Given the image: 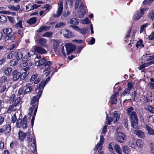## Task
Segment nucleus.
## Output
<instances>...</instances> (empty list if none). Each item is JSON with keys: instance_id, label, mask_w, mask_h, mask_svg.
Here are the masks:
<instances>
[{"instance_id": "f257e3e1", "label": "nucleus", "mask_w": 154, "mask_h": 154, "mask_svg": "<svg viewBox=\"0 0 154 154\" xmlns=\"http://www.w3.org/2000/svg\"><path fill=\"white\" fill-rule=\"evenodd\" d=\"M37 58H39L40 59L39 60L37 61H36L35 63V65L36 66H40L43 64H44L45 67V69L44 71H48L50 69V66L52 63V62L50 61H48L46 62V60L44 57H42L40 56H39L38 57V56L35 57Z\"/></svg>"}, {"instance_id": "f03ea898", "label": "nucleus", "mask_w": 154, "mask_h": 154, "mask_svg": "<svg viewBox=\"0 0 154 154\" xmlns=\"http://www.w3.org/2000/svg\"><path fill=\"white\" fill-rule=\"evenodd\" d=\"M130 118L131 119V125L133 128H137L138 119L136 112L133 111L130 114Z\"/></svg>"}, {"instance_id": "7ed1b4c3", "label": "nucleus", "mask_w": 154, "mask_h": 154, "mask_svg": "<svg viewBox=\"0 0 154 154\" xmlns=\"http://www.w3.org/2000/svg\"><path fill=\"white\" fill-rule=\"evenodd\" d=\"M104 141V139L103 137V136L101 135L100 137V140L99 143H97L96 146L94 149V150H97L99 149L98 152L99 154H103V152L102 151H101V150L102 149V145L103 144Z\"/></svg>"}, {"instance_id": "20e7f679", "label": "nucleus", "mask_w": 154, "mask_h": 154, "mask_svg": "<svg viewBox=\"0 0 154 154\" xmlns=\"http://www.w3.org/2000/svg\"><path fill=\"white\" fill-rule=\"evenodd\" d=\"M148 9L147 8L140 9V11H137L134 14V19L136 20L139 19L142 17L143 15L144 14V11H146Z\"/></svg>"}, {"instance_id": "39448f33", "label": "nucleus", "mask_w": 154, "mask_h": 154, "mask_svg": "<svg viewBox=\"0 0 154 154\" xmlns=\"http://www.w3.org/2000/svg\"><path fill=\"white\" fill-rule=\"evenodd\" d=\"M60 33L66 38H70L73 36L72 33L66 29H62L60 31Z\"/></svg>"}, {"instance_id": "423d86ee", "label": "nucleus", "mask_w": 154, "mask_h": 154, "mask_svg": "<svg viewBox=\"0 0 154 154\" xmlns=\"http://www.w3.org/2000/svg\"><path fill=\"white\" fill-rule=\"evenodd\" d=\"M38 107V103H36L34 105H32L30 108H29L28 115L29 116V118L31 117L33 111H34L33 116H35Z\"/></svg>"}, {"instance_id": "0eeeda50", "label": "nucleus", "mask_w": 154, "mask_h": 154, "mask_svg": "<svg viewBox=\"0 0 154 154\" xmlns=\"http://www.w3.org/2000/svg\"><path fill=\"white\" fill-rule=\"evenodd\" d=\"M79 9L80 12H79L78 13V16L80 18H82L84 14L86 13V7L84 6L83 3H82L79 6Z\"/></svg>"}, {"instance_id": "6e6552de", "label": "nucleus", "mask_w": 154, "mask_h": 154, "mask_svg": "<svg viewBox=\"0 0 154 154\" xmlns=\"http://www.w3.org/2000/svg\"><path fill=\"white\" fill-rule=\"evenodd\" d=\"M67 51V54H68L73 51L76 48V46L72 43H68L65 45Z\"/></svg>"}, {"instance_id": "1a4fd4ad", "label": "nucleus", "mask_w": 154, "mask_h": 154, "mask_svg": "<svg viewBox=\"0 0 154 154\" xmlns=\"http://www.w3.org/2000/svg\"><path fill=\"white\" fill-rule=\"evenodd\" d=\"M63 2L61 1L58 5L57 10L56 14L53 15V16L55 17H59L62 14L63 11Z\"/></svg>"}, {"instance_id": "9d476101", "label": "nucleus", "mask_w": 154, "mask_h": 154, "mask_svg": "<svg viewBox=\"0 0 154 154\" xmlns=\"http://www.w3.org/2000/svg\"><path fill=\"white\" fill-rule=\"evenodd\" d=\"M13 79L15 81L17 80L20 78L21 72H19L17 70H15L12 72Z\"/></svg>"}, {"instance_id": "9b49d317", "label": "nucleus", "mask_w": 154, "mask_h": 154, "mask_svg": "<svg viewBox=\"0 0 154 154\" xmlns=\"http://www.w3.org/2000/svg\"><path fill=\"white\" fill-rule=\"evenodd\" d=\"M42 93V91L41 90L39 92L37 95L33 97L31 100V104H33L35 103L36 102H38Z\"/></svg>"}, {"instance_id": "f8f14e48", "label": "nucleus", "mask_w": 154, "mask_h": 154, "mask_svg": "<svg viewBox=\"0 0 154 154\" xmlns=\"http://www.w3.org/2000/svg\"><path fill=\"white\" fill-rule=\"evenodd\" d=\"M51 42H53V48L54 51H56L60 43V41L58 40L53 39L51 40Z\"/></svg>"}, {"instance_id": "ddd939ff", "label": "nucleus", "mask_w": 154, "mask_h": 154, "mask_svg": "<svg viewBox=\"0 0 154 154\" xmlns=\"http://www.w3.org/2000/svg\"><path fill=\"white\" fill-rule=\"evenodd\" d=\"M125 135L122 132H118L116 139L117 141L120 143L124 142Z\"/></svg>"}, {"instance_id": "4468645a", "label": "nucleus", "mask_w": 154, "mask_h": 154, "mask_svg": "<svg viewBox=\"0 0 154 154\" xmlns=\"http://www.w3.org/2000/svg\"><path fill=\"white\" fill-rule=\"evenodd\" d=\"M34 50L41 54H45L47 53V51L45 49L39 46L35 47Z\"/></svg>"}, {"instance_id": "2eb2a0df", "label": "nucleus", "mask_w": 154, "mask_h": 154, "mask_svg": "<svg viewBox=\"0 0 154 154\" xmlns=\"http://www.w3.org/2000/svg\"><path fill=\"white\" fill-rule=\"evenodd\" d=\"M30 143L33 149L32 152L35 153L36 151V144L35 140L32 138H31L30 139Z\"/></svg>"}, {"instance_id": "dca6fc26", "label": "nucleus", "mask_w": 154, "mask_h": 154, "mask_svg": "<svg viewBox=\"0 0 154 154\" xmlns=\"http://www.w3.org/2000/svg\"><path fill=\"white\" fill-rule=\"evenodd\" d=\"M25 87L26 88L25 89L23 92L24 94L29 92H31L32 90V86H30V83L27 84Z\"/></svg>"}, {"instance_id": "f3484780", "label": "nucleus", "mask_w": 154, "mask_h": 154, "mask_svg": "<svg viewBox=\"0 0 154 154\" xmlns=\"http://www.w3.org/2000/svg\"><path fill=\"white\" fill-rule=\"evenodd\" d=\"M119 92H115L114 94L112 95L111 97V100L112 104H116L117 101L116 97L119 95Z\"/></svg>"}, {"instance_id": "a211bd4d", "label": "nucleus", "mask_w": 154, "mask_h": 154, "mask_svg": "<svg viewBox=\"0 0 154 154\" xmlns=\"http://www.w3.org/2000/svg\"><path fill=\"white\" fill-rule=\"evenodd\" d=\"M134 133L139 137L143 138L145 137L143 132L140 130L138 129L135 130L134 131Z\"/></svg>"}, {"instance_id": "6ab92c4d", "label": "nucleus", "mask_w": 154, "mask_h": 154, "mask_svg": "<svg viewBox=\"0 0 154 154\" xmlns=\"http://www.w3.org/2000/svg\"><path fill=\"white\" fill-rule=\"evenodd\" d=\"M120 118L119 115L115 111L113 112V123H116L118 121Z\"/></svg>"}, {"instance_id": "aec40b11", "label": "nucleus", "mask_w": 154, "mask_h": 154, "mask_svg": "<svg viewBox=\"0 0 154 154\" xmlns=\"http://www.w3.org/2000/svg\"><path fill=\"white\" fill-rule=\"evenodd\" d=\"M8 8L14 11H18L20 8V5H18L16 6H14L13 5H9L8 6Z\"/></svg>"}, {"instance_id": "412c9836", "label": "nucleus", "mask_w": 154, "mask_h": 154, "mask_svg": "<svg viewBox=\"0 0 154 154\" xmlns=\"http://www.w3.org/2000/svg\"><path fill=\"white\" fill-rule=\"evenodd\" d=\"M14 36L11 34H6L4 37V39L5 41L8 40L13 41L14 39Z\"/></svg>"}, {"instance_id": "4be33fe9", "label": "nucleus", "mask_w": 154, "mask_h": 154, "mask_svg": "<svg viewBox=\"0 0 154 154\" xmlns=\"http://www.w3.org/2000/svg\"><path fill=\"white\" fill-rule=\"evenodd\" d=\"M145 128L148 131V134L150 135H154V130L151 127L146 125Z\"/></svg>"}, {"instance_id": "5701e85b", "label": "nucleus", "mask_w": 154, "mask_h": 154, "mask_svg": "<svg viewBox=\"0 0 154 154\" xmlns=\"http://www.w3.org/2000/svg\"><path fill=\"white\" fill-rule=\"evenodd\" d=\"M46 41L45 38H40L38 40V43L45 47H47L48 45L46 44Z\"/></svg>"}, {"instance_id": "b1692460", "label": "nucleus", "mask_w": 154, "mask_h": 154, "mask_svg": "<svg viewBox=\"0 0 154 154\" xmlns=\"http://www.w3.org/2000/svg\"><path fill=\"white\" fill-rule=\"evenodd\" d=\"M19 137L21 141L23 140L26 137V134L22 131H20L18 133Z\"/></svg>"}, {"instance_id": "393cba45", "label": "nucleus", "mask_w": 154, "mask_h": 154, "mask_svg": "<svg viewBox=\"0 0 154 154\" xmlns=\"http://www.w3.org/2000/svg\"><path fill=\"white\" fill-rule=\"evenodd\" d=\"M123 152L125 154H128L131 152V149L130 148L127 146H125L122 148Z\"/></svg>"}, {"instance_id": "a878e982", "label": "nucleus", "mask_w": 154, "mask_h": 154, "mask_svg": "<svg viewBox=\"0 0 154 154\" xmlns=\"http://www.w3.org/2000/svg\"><path fill=\"white\" fill-rule=\"evenodd\" d=\"M128 145L130 147L134 149L136 148V145L134 143V141L133 139L131 138L130 140L128 142Z\"/></svg>"}, {"instance_id": "bb28decb", "label": "nucleus", "mask_w": 154, "mask_h": 154, "mask_svg": "<svg viewBox=\"0 0 154 154\" xmlns=\"http://www.w3.org/2000/svg\"><path fill=\"white\" fill-rule=\"evenodd\" d=\"M27 118L26 116H25L22 122V125L23 129L26 128H27Z\"/></svg>"}, {"instance_id": "cd10ccee", "label": "nucleus", "mask_w": 154, "mask_h": 154, "mask_svg": "<svg viewBox=\"0 0 154 154\" xmlns=\"http://www.w3.org/2000/svg\"><path fill=\"white\" fill-rule=\"evenodd\" d=\"M14 56H16V59L18 61L21 59L23 57V54L21 52H16Z\"/></svg>"}, {"instance_id": "c85d7f7f", "label": "nucleus", "mask_w": 154, "mask_h": 154, "mask_svg": "<svg viewBox=\"0 0 154 154\" xmlns=\"http://www.w3.org/2000/svg\"><path fill=\"white\" fill-rule=\"evenodd\" d=\"M36 21V18L35 17H32L28 20L26 22L27 23L31 25L35 23Z\"/></svg>"}, {"instance_id": "c756f323", "label": "nucleus", "mask_w": 154, "mask_h": 154, "mask_svg": "<svg viewBox=\"0 0 154 154\" xmlns=\"http://www.w3.org/2000/svg\"><path fill=\"white\" fill-rule=\"evenodd\" d=\"M136 144L137 146L139 148H142L144 145L143 142L140 139L137 140L136 142Z\"/></svg>"}, {"instance_id": "7c9ffc66", "label": "nucleus", "mask_w": 154, "mask_h": 154, "mask_svg": "<svg viewBox=\"0 0 154 154\" xmlns=\"http://www.w3.org/2000/svg\"><path fill=\"white\" fill-rule=\"evenodd\" d=\"M49 27L44 26L41 27L38 29L37 30V32H40L44 31H47L49 30Z\"/></svg>"}, {"instance_id": "2f4dec72", "label": "nucleus", "mask_w": 154, "mask_h": 154, "mask_svg": "<svg viewBox=\"0 0 154 154\" xmlns=\"http://www.w3.org/2000/svg\"><path fill=\"white\" fill-rule=\"evenodd\" d=\"M46 84L45 83V80L42 81L39 84V86L38 87L37 89H39L40 91L43 89L44 86Z\"/></svg>"}, {"instance_id": "473e14b6", "label": "nucleus", "mask_w": 154, "mask_h": 154, "mask_svg": "<svg viewBox=\"0 0 154 154\" xmlns=\"http://www.w3.org/2000/svg\"><path fill=\"white\" fill-rule=\"evenodd\" d=\"M114 149L119 154H122V151L119 145L115 144L114 146Z\"/></svg>"}, {"instance_id": "72a5a7b5", "label": "nucleus", "mask_w": 154, "mask_h": 154, "mask_svg": "<svg viewBox=\"0 0 154 154\" xmlns=\"http://www.w3.org/2000/svg\"><path fill=\"white\" fill-rule=\"evenodd\" d=\"M69 23L70 24L78 25L79 23L78 20L77 18H73L70 20Z\"/></svg>"}, {"instance_id": "f704fd0d", "label": "nucleus", "mask_w": 154, "mask_h": 154, "mask_svg": "<svg viewBox=\"0 0 154 154\" xmlns=\"http://www.w3.org/2000/svg\"><path fill=\"white\" fill-rule=\"evenodd\" d=\"M149 25V24L148 23H146L142 25L140 27V33H141L143 32V31H145L146 28Z\"/></svg>"}, {"instance_id": "c9c22d12", "label": "nucleus", "mask_w": 154, "mask_h": 154, "mask_svg": "<svg viewBox=\"0 0 154 154\" xmlns=\"http://www.w3.org/2000/svg\"><path fill=\"white\" fill-rule=\"evenodd\" d=\"M3 31L6 34H9L11 33L12 31L11 28H7L3 29Z\"/></svg>"}, {"instance_id": "e433bc0d", "label": "nucleus", "mask_w": 154, "mask_h": 154, "mask_svg": "<svg viewBox=\"0 0 154 154\" xmlns=\"http://www.w3.org/2000/svg\"><path fill=\"white\" fill-rule=\"evenodd\" d=\"M12 70V69L10 67L7 68L5 71V73L7 76L10 75Z\"/></svg>"}, {"instance_id": "4c0bfd02", "label": "nucleus", "mask_w": 154, "mask_h": 154, "mask_svg": "<svg viewBox=\"0 0 154 154\" xmlns=\"http://www.w3.org/2000/svg\"><path fill=\"white\" fill-rule=\"evenodd\" d=\"M15 54L16 52L12 51L7 55L6 58L8 59H11L13 57Z\"/></svg>"}, {"instance_id": "58836bf2", "label": "nucleus", "mask_w": 154, "mask_h": 154, "mask_svg": "<svg viewBox=\"0 0 154 154\" xmlns=\"http://www.w3.org/2000/svg\"><path fill=\"white\" fill-rule=\"evenodd\" d=\"M7 21V18L4 15H1L0 16V22L5 23Z\"/></svg>"}, {"instance_id": "ea45409f", "label": "nucleus", "mask_w": 154, "mask_h": 154, "mask_svg": "<svg viewBox=\"0 0 154 154\" xmlns=\"http://www.w3.org/2000/svg\"><path fill=\"white\" fill-rule=\"evenodd\" d=\"M5 133H9L11 131V127L9 125H6L5 128Z\"/></svg>"}, {"instance_id": "a19ab883", "label": "nucleus", "mask_w": 154, "mask_h": 154, "mask_svg": "<svg viewBox=\"0 0 154 154\" xmlns=\"http://www.w3.org/2000/svg\"><path fill=\"white\" fill-rule=\"evenodd\" d=\"M29 72L28 71H25L21 74V76L20 77V79L21 80L24 79L26 76L29 74Z\"/></svg>"}, {"instance_id": "79ce46f5", "label": "nucleus", "mask_w": 154, "mask_h": 154, "mask_svg": "<svg viewBox=\"0 0 154 154\" xmlns=\"http://www.w3.org/2000/svg\"><path fill=\"white\" fill-rule=\"evenodd\" d=\"M73 3V0H67L65 1L66 5H69L70 7H72Z\"/></svg>"}, {"instance_id": "37998d69", "label": "nucleus", "mask_w": 154, "mask_h": 154, "mask_svg": "<svg viewBox=\"0 0 154 154\" xmlns=\"http://www.w3.org/2000/svg\"><path fill=\"white\" fill-rule=\"evenodd\" d=\"M87 28H84L81 29L80 28V30H79V32L83 34H85L86 33L87 31Z\"/></svg>"}, {"instance_id": "c03bdc74", "label": "nucleus", "mask_w": 154, "mask_h": 154, "mask_svg": "<svg viewBox=\"0 0 154 154\" xmlns=\"http://www.w3.org/2000/svg\"><path fill=\"white\" fill-rule=\"evenodd\" d=\"M142 41L140 40L138 42L136 45V46L137 48H138L139 47H140L141 48H143L144 47V45L142 44Z\"/></svg>"}, {"instance_id": "a18cd8bd", "label": "nucleus", "mask_w": 154, "mask_h": 154, "mask_svg": "<svg viewBox=\"0 0 154 154\" xmlns=\"http://www.w3.org/2000/svg\"><path fill=\"white\" fill-rule=\"evenodd\" d=\"M16 105L15 104H12L11 106H10L8 108V109L7 111V112L8 113H11L12 110H13L14 108V107H16Z\"/></svg>"}, {"instance_id": "49530a36", "label": "nucleus", "mask_w": 154, "mask_h": 154, "mask_svg": "<svg viewBox=\"0 0 154 154\" xmlns=\"http://www.w3.org/2000/svg\"><path fill=\"white\" fill-rule=\"evenodd\" d=\"M130 91L129 89H125L122 94V96H124L126 94L128 95L130 94Z\"/></svg>"}, {"instance_id": "de8ad7c7", "label": "nucleus", "mask_w": 154, "mask_h": 154, "mask_svg": "<svg viewBox=\"0 0 154 154\" xmlns=\"http://www.w3.org/2000/svg\"><path fill=\"white\" fill-rule=\"evenodd\" d=\"M146 109L148 111L151 113H153L154 112V108L152 107L150 105L147 106Z\"/></svg>"}, {"instance_id": "09e8293b", "label": "nucleus", "mask_w": 154, "mask_h": 154, "mask_svg": "<svg viewBox=\"0 0 154 154\" xmlns=\"http://www.w3.org/2000/svg\"><path fill=\"white\" fill-rule=\"evenodd\" d=\"M134 84L132 82H129L127 84L128 89H129V90L132 89L134 87Z\"/></svg>"}, {"instance_id": "8fccbe9b", "label": "nucleus", "mask_w": 154, "mask_h": 154, "mask_svg": "<svg viewBox=\"0 0 154 154\" xmlns=\"http://www.w3.org/2000/svg\"><path fill=\"white\" fill-rule=\"evenodd\" d=\"M53 35V33L50 32H46L44 33L42 36L43 37H50Z\"/></svg>"}, {"instance_id": "3c124183", "label": "nucleus", "mask_w": 154, "mask_h": 154, "mask_svg": "<svg viewBox=\"0 0 154 154\" xmlns=\"http://www.w3.org/2000/svg\"><path fill=\"white\" fill-rule=\"evenodd\" d=\"M22 22V20L19 21L18 22L15 24V26L17 28H23Z\"/></svg>"}, {"instance_id": "603ef678", "label": "nucleus", "mask_w": 154, "mask_h": 154, "mask_svg": "<svg viewBox=\"0 0 154 154\" xmlns=\"http://www.w3.org/2000/svg\"><path fill=\"white\" fill-rule=\"evenodd\" d=\"M65 25V23L63 22L59 23H57L55 26V28H57L60 27L61 26H63Z\"/></svg>"}, {"instance_id": "864d4df0", "label": "nucleus", "mask_w": 154, "mask_h": 154, "mask_svg": "<svg viewBox=\"0 0 154 154\" xmlns=\"http://www.w3.org/2000/svg\"><path fill=\"white\" fill-rule=\"evenodd\" d=\"M6 87L5 85H2V83L0 82V90L1 92L2 93L4 92L6 89Z\"/></svg>"}, {"instance_id": "5fc2aeb1", "label": "nucleus", "mask_w": 154, "mask_h": 154, "mask_svg": "<svg viewBox=\"0 0 154 154\" xmlns=\"http://www.w3.org/2000/svg\"><path fill=\"white\" fill-rule=\"evenodd\" d=\"M14 42V43L11 45V47L10 49L12 50L14 48H15L18 45V43L17 42H15L14 41H13Z\"/></svg>"}, {"instance_id": "6e6d98bb", "label": "nucleus", "mask_w": 154, "mask_h": 154, "mask_svg": "<svg viewBox=\"0 0 154 154\" xmlns=\"http://www.w3.org/2000/svg\"><path fill=\"white\" fill-rule=\"evenodd\" d=\"M69 27L72 28L73 29L78 32L80 30V28L77 26L70 25Z\"/></svg>"}, {"instance_id": "4d7b16f0", "label": "nucleus", "mask_w": 154, "mask_h": 154, "mask_svg": "<svg viewBox=\"0 0 154 154\" xmlns=\"http://www.w3.org/2000/svg\"><path fill=\"white\" fill-rule=\"evenodd\" d=\"M17 34L19 35V37L20 38H22L23 35V31L22 30H18V31Z\"/></svg>"}, {"instance_id": "13d9d810", "label": "nucleus", "mask_w": 154, "mask_h": 154, "mask_svg": "<svg viewBox=\"0 0 154 154\" xmlns=\"http://www.w3.org/2000/svg\"><path fill=\"white\" fill-rule=\"evenodd\" d=\"M134 110V108L133 107H130L128 108L127 109V114L129 115L132 112V111Z\"/></svg>"}, {"instance_id": "bf43d9fd", "label": "nucleus", "mask_w": 154, "mask_h": 154, "mask_svg": "<svg viewBox=\"0 0 154 154\" xmlns=\"http://www.w3.org/2000/svg\"><path fill=\"white\" fill-rule=\"evenodd\" d=\"M32 65L31 63H29V64H28V66L23 68V70L25 71H28L30 69V67L32 66Z\"/></svg>"}, {"instance_id": "052dcab7", "label": "nucleus", "mask_w": 154, "mask_h": 154, "mask_svg": "<svg viewBox=\"0 0 154 154\" xmlns=\"http://www.w3.org/2000/svg\"><path fill=\"white\" fill-rule=\"evenodd\" d=\"M21 100V98L20 97H18L15 100L14 104L16 105V106H17V105L18 104Z\"/></svg>"}, {"instance_id": "680f3d73", "label": "nucleus", "mask_w": 154, "mask_h": 154, "mask_svg": "<svg viewBox=\"0 0 154 154\" xmlns=\"http://www.w3.org/2000/svg\"><path fill=\"white\" fill-rule=\"evenodd\" d=\"M37 76L38 75L37 74L32 75L31 77L30 81V82H32L34 81L37 77Z\"/></svg>"}, {"instance_id": "e2e57ef3", "label": "nucleus", "mask_w": 154, "mask_h": 154, "mask_svg": "<svg viewBox=\"0 0 154 154\" xmlns=\"http://www.w3.org/2000/svg\"><path fill=\"white\" fill-rule=\"evenodd\" d=\"M114 144L112 143H110L109 145V150L111 151L113 150V146L114 147Z\"/></svg>"}, {"instance_id": "0e129e2a", "label": "nucleus", "mask_w": 154, "mask_h": 154, "mask_svg": "<svg viewBox=\"0 0 154 154\" xmlns=\"http://www.w3.org/2000/svg\"><path fill=\"white\" fill-rule=\"evenodd\" d=\"M107 119V123L108 125H109L111 122L113 121V120L112 118L111 117H108L107 119Z\"/></svg>"}, {"instance_id": "69168bd1", "label": "nucleus", "mask_w": 154, "mask_h": 154, "mask_svg": "<svg viewBox=\"0 0 154 154\" xmlns=\"http://www.w3.org/2000/svg\"><path fill=\"white\" fill-rule=\"evenodd\" d=\"M7 80V78L5 76H2L1 79L0 81L1 82H4Z\"/></svg>"}, {"instance_id": "338daca9", "label": "nucleus", "mask_w": 154, "mask_h": 154, "mask_svg": "<svg viewBox=\"0 0 154 154\" xmlns=\"http://www.w3.org/2000/svg\"><path fill=\"white\" fill-rule=\"evenodd\" d=\"M148 38L149 40H152L154 38V32L151 33L150 35L148 36Z\"/></svg>"}, {"instance_id": "774afa93", "label": "nucleus", "mask_w": 154, "mask_h": 154, "mask_svg": "<svg viewBox=\"0 0 154 154\" xmlns=\"http://www.w3.org/2000/svg\"><path fill=\"white\" fill-rule=\"evenodd\" d=\"M149 15L150 18L152 20H154V9L150 13Z\"/></svg>"}]
</instances>
